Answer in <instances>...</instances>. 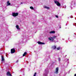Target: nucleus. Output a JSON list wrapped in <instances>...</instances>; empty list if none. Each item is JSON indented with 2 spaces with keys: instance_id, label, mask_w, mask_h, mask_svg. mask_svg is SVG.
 Masks as SVG:
<instances>
[{
  "instance_id": "0eeeda50",
  "label": "nucleus",
  "mask_w": 76,
  "mask_h": 76,
  "mask_svg": "<svg viewBox=\"0 0 76 76\" xmlns=\"http://www.w3.org/2000/svg\"><path fill=\"white\" fill-rule=\"evenodd\" d=\"M48 39L50 41H54V39L52 37H50L48 38Z\"/></svg>"
},
{
  "instance_id": "7ed1b4c3",
  "label": "nucleus",
  "mask_w": 76,
  "mask_h": 76,
  "mask_svg": "<svg viewBox=\"0 0 76 76\" xmlns=\"http://www.w3.org/2000/svg\"><path fill=\"white\" fill-rule=\"evenodd\" d=\"M55 3L56 4V5H57L58 6H61V4H60L58 1H55Z\"/></svg>"
},
{
  "instance_id": "423d86ee",
  "label": "nucleus",
  "mask_w": 76,
  "mask_h": 76,
  "mask_svg": "<svg viewBox=\"0 0 76 76\" xmlns=\"http://www.w3.org/2000/svg\"><path fill=\"white\" fill-rule=\"evenodd\" d=\"M7 76H12V75H11V74L10 73V72L9 71H8L7 72Z\"/></svg>"
},
{
  "instance_id": "9b49d317",
  "label": "nucleus",
  "mask_w": 76,
  "mask_h": 76,
  "mask_svg": "<svg viewBox=\"0 0 76 76\" xmlns=\"http://www.w3.org/2000/svg\"><path fill=\"white\" fill-rule=\"evenodd\" d=\"M55 32L54 31H51L49 32V33L50 34H54L55 33Z\"/></svg>"
},
{
  "instance_id": "f8f14e48",
  "label": "nucleus",
  "mask_w": 76,
  "mask_h": 76,
  "mask_svg": "<svg viewBox=\"0 0 76 76\" xmlns=\"http://www.w3.org/2000/svg\"><path fill=\"white\" fill-rule=\"evenodd\" d=\"M1 61H4V57H3V56H1Z\"/></svg>"
},
{
  "instance_id": "dca6fc26",
  "label": "nucleus",
  "mask_w": 76,
  "mask_h": 76,
  "mask_svg": "<svg viewBox=\"0 0 76 76\" xmlns=\"http://www.w3.org/2000/svg\"><path fill=\"white\" fill-rule=\"evenodd\" d=\"M57 50H60V47H58L57 48Z\"/></svg>"
},
{
  "instance_id": "39448f33",
  "label": "nucleus",
  "mask_w": 76,
  "mask_h": 76,
  "mask_svg": "<svg viewBox=\"0 0 76 76\" xmlns=\"http://www.w3.org/2000/svg\"><path fill=\"white\" fill-rule=\"evenodd\" d=\"M37 43L38 44H39L40 45H44V44H45V43H44L41 42L39 41L37 42Z\"/></svg>"
},
{
  "instance_id": "1a4fd4ad",
  "label": "nucleus",
  "mask_w": 76,
  "mask_h": 76,
  "mask_svg": "<svg viewBox=\"0 0 76 76\" xmlns=\"http://www.w3.org/2000/svg\"><path fill=\"white\" fill-rule=\"evenodd\" d=\"M7 6H10V5L11 4L9 3V1H7Z\"/></svg>"
},
{
  "instance_id": "aec40b11",
  "label": "nucleus",
  "mask_w": 76,
  "mask_h": 76,
  "mask_svg": "<svg viewBox=\"0 0 76 76\" xmlns=\"http://www.w3.org/2000/svg\"><path fill=\"white\" fill-rule=\"evenodd\" d=\"M56 18H58V16L57 15H56Z\"/></svg>"
},
{
  "instance_id": "b1692460",
  "label": "nucleus",
  "mask_w": 76,
  "mask_h": 76,
  "mask_svg": "<svg viewBox=\"0 0 76 76\" xmlns=\"http://www.w3.org/2000/svg\"><path fill=\"white\" fill-rule=\"evenodd\" d=\"M59 28H61V27Z\"/></svg>"
},
{
  "instance_id": "4468645a",
  "label": "nucleus",
  "mask_w": 76,
  "mask_h": 76,
  "mask_svg": "<svg viewBox=\"0 0 76 76\" xmlns=\"http://www.w3.org/2000/svg\"><path fill=\"white\" fill-rule=\"evenodd\" d=\"M45 9H50L49 7H47L46 6H45Z\"/></svg>"
},
{
  "instance_id": "6e6552de",
  "label": "nucleus",
  "mask_w": 76,
  "mask_h": 76,
  "mask_svg": "<svg viewBox=\"0 0 76 76\" xmlns=\"http://www.w3.org/2000/svg\"><path fill=\"white\" fill-rule=\"evenodd\" d=\"M52 48L53 50H55V49H56L57 47H56V46L54 45L52 46Z\"/></svg>"
},
{
  "instance_id": "412c9836",
  "label": "nucleus",
  "mask_w": 76,
  "mask_h": 76,
  "mask_svg": "<svg viewBox=\"0 0 76 76\" xmlns=\"http://www.w3.org/2000/svg\"><path fill=\"white\" fill-rule=\"evenodd\" d=\"M16 62V63H18V62H19V60H17Z\"/></svg>"
},
{
  "instance_id": "20e7f679",
  "label": "nucleus",
  "mask_w": 76,
  "mask_h": 76,
  "mask_svg": "<svg viewBox=\"0 0 76 76\" xmlns=\"http://www.w3.org/2000/svg\"><path fill=\"white\" fill-rule=\"evenodd\" d=\"M56 71L54 72L55 74H58V67L56 68Z\"/></svg>"
},
{
  "instance_id": "f257e3e1",
  "label": "nucleus",
  "mask_w": 76,
  "mask_h": 76,
  "mask_svg": "<svg viewBox=\"0 0 76 76\" xmlns=\"http://www.w3.org/2000/svg\"><path fill=\"white\" fill-rule=\"evenodd\" d=\"M19 15V13L18 12H16V13H12V15L13 16H14V17H16L18 16Z\"/></svg>"
},
{
  "instance_id": "6ab92c4d",
  "label": "nucleus",
  "mask_w": 76,
  "mask_h": 76,
  "mask_svg": "<svg viewBox=\"0 0 76 76\" xmlns=\"http://www.w3.org/2000/svg\"><path fill=\"white\" fill-rule=\"evenodd\" d=\"M58 60L59 61H61V59H60V58H58Z\"/></svg>"
},
{
  "instance_id": "a211bd4d",
  "label": "nucleus",
  "mask_w": 76,
  "mask_h": 76,
  "mask_svg": "<svg viewBox=\"0 0 76 76\" xmlns=\"http://www.w3.org/2000/svg\"><path fill=\"white\" fill-rule=\"evenodd\" d=\"M36 75H37V72H35L34 75V76H36Z\"/></svg>"
},
{
  "instance_id": "ddd939ff",
  "label": "nucleus",
  "mask_w": 76,
  "mask_h": 76,
  "mask_svg": "<svg viewBox=\"0 0 76 76\" xmlns=\"http://www.w3.org/2000/svg\"><path fill=\"white\" fill-rule=\"evenodd\" d=\"M26 54H27V53H26V52H25L23 55V57H24V56H25L26 55Z\"/></svg>"
},
{
  "instance_id": "f3484780",
  "label": "nucleus",
  "mask_w": 76,
  "mask_h": 76,
  "mask_svg": "<svg viewBox=\"0 0 76 76\" xmlns=\"http://www.w3.org/2000/svg\"><path fill=\"white\" fill-rule=\"evenodd\" d=\"M53 39H55V38H56V36H54L53 37Z\"/></svg>"
},
{
  "instance_id": "5701e85b",
  "label": "nucleus",
  "mask_w": 76,
  "mask_h": 76,
  "mask_svg": "<svg viewBox=\"0 0 76 76\" xmlns=\"http://www.w3.org/2000/svg\"><path fill=\"white\" fill-rule=\"evenodd\" d=\"M74 76H76V74H75L74 75Z\"/></svg>"
},
{
  "instance_id": "f03ea898",
  "label": "nucleus",
  "mask_w": 76,
  "mask_h": 76,
  "mask_svg": "<svg viewBox=\"0 0 76 76\" xmlns=\"http://www.w3.org/2000/svg\"><path fill=\"white\" fill-rule=\"evenodd\" d=\"M16 52V50H15V49L14 48L12 49L11 50V54H13V53H15V52Z\"/></svg>"
},
{
  "instance_id": "4be33fe9",
  "label": "nucleus",
  "mask_w": 76,
  "mask_h": 76,
  "mask_svg": "<svg viewBox=\"0 0 76 76\" xmlns=\"http://www.w3.org/2000/svg\"><path fill=\"white\" fill-rule=\"evenodd\" d=\"M20 4H23V3L22 2H21Z\"/></svg>"
},
{
  "instance_id": "2eb2a0df",
  "label": "nucleus",
  "mask_w": 76,
  "mask_h": 76,
  "mask_svg": "<svg viewBox=\"0 0 76 76\" xmlns=\"http://www.w3.org/2000/svg\"><path fill=\"white\" fill-rule=\"evenodd\" d=\"M30 8L31 9H32V10H34V7H30Z\"/></svg>"
},
{
  "instance_id": "9d476101",
  "label": "nucleus",
  "mask_w": 76,
  "mask_h": 76,
  "mask_svg": "<svg viewBox=\"0 0 76 76\" xmlns=\"http://www.w3.org/2000/svg\"><path fill=\"white\" fill-rule=\"evenodd\" d=\"M16 27L17 29H18V30H20V29L19 28V25H16Z\"/></svg>"
}]
</instances>
